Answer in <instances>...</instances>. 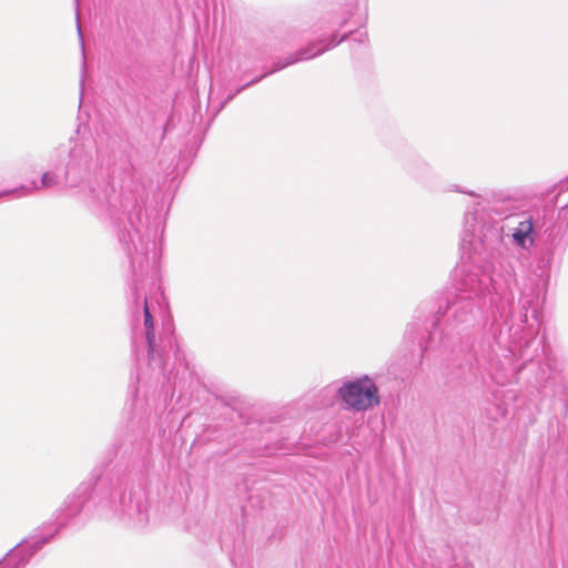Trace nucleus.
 <instances>
[{"label":"nucleus","instance_id":"f257e3e1","mask_svg":"<svg viewBox=\"0 0 568 568\" xmlns=\"http://www.w3.org/2000/svg\"><path fill=\"white\" fill-rule=\"evenodd\" d=\"M339 394L349 407L357 410L367 409L379 402L377 387L367 377L346 384Z\"/></svg>","mask_w":568,"mask_h":568},{"label":"nucleus","instance_id":"f03ea898","mask_svg":"<svg viewBox=\"0 0 568 568\" xmlns=\"http://www.w3.org/2000/svg\"><path fill=\"white\" fill-rule=\"evenodd\" d=\"M532 232V220L526 219L518 223L517 227L514 230L513 239L518 246L527 248L528 244L530 245L534 242Z\"/></svg>","mask_w":568,"mask_h":568},{"label":"nucleus","instance_id":"7ed1b4c3","mask_svg":"<svg viewBox=\"0 0 568 568\" xmlns=\"http://www.w3.org/2000/svg\"><path fill=\"white\" fill-rule=\"evenodd\" d=\"M144 325L146 327V341L150 346V348L153 347L155 335H154V326H153V318L149 311V306L145 303L144 304Z\"/></svg>","mask_w":568,"mask_h":568},{"label":"nucleus","instance_id":"20e7f679","mask_svg":"<svg viewBox=\"0 0 568 568\" xmlns=\"http://www.w3.org/2000/svg\"><path fill=\"white\" fill-rule=\"evenodd\" d=\"M55 183V180L53 176H51L49 173H44L42 176V185L43 186H50Z\"/></svg>","mask_w":568,"mask_h":568}]
</instances>
